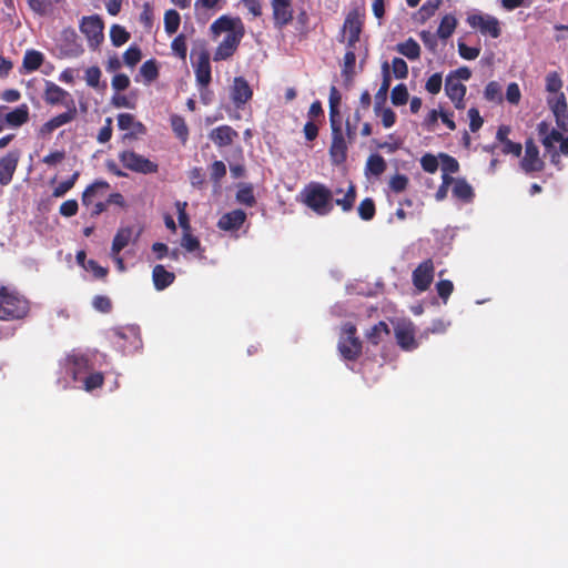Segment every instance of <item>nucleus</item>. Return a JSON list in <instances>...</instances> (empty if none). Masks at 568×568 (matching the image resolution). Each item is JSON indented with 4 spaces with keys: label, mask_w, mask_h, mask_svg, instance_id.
Here are the masks:
<instances>
[{
    "label": "nucleus",
    "mask_w": 568,
    "mask_h": 568,
    "mask_svg": "<svg viewBox=\"0 0 568 568\" xmlns=\"http://www.w3.org/2000/svg\"><path fill=\"white\" fill-rule=\"evenodd\" d=\"M342 192V189L332 191L323 183L310 182L301 191L302 203L320 216L328 215L333 211L334 204L341 206L343 212H349L357 197L356 186L349 183L343 197L334 199L335 194Z\"/></svg>",
    "instance_id": "f257e3e1"
},
{
    "label": "nucleus",
    "mask_w": 568,
    "mask_h": 568,
    "mask_svg": "<svg viewBox=\"0 0 568 568\" xmlns=\"http://www.w3.org/2000/svg\"><path fill=\"white\" fill-rule=\"evenodd\" d=\"M106 364V355L99 351L81 352L73 349L64 359V368L74 382L81 381L83 376L95 368Z\"/></svg>",
    "instance_id": "f03ea898"
},
{
    "label": "nucleus",
    "mask_w": 568,
    "mask_h": 568,
    "mask_svg": "<svg viewBox=\"0 0 568 568\" xmlns=\"http://www.w3.org/2000/svg\"><path fill=\"white\" fill-rule=\"evenodd\" d=\"M28 300L7 287H0V320L12 321L23 318L29 312Z\"/></svg>",
    "instance_id": "7ed1b4c3"
},
{
    "label": "nucleus",
    "mask_w": 568,
    "mask_h": 568,
    "mask_svg": "<svg viewBox=\"0 0 568 568\" xmlns=\"http://www.w3.org/2000/svg\"><path fill=\"white\" fill-rule=\"evenodd\" d=\"M356 334L357 328L355 324L351 322L343 324L337 349L344 361L355 362L362 355L363 344Z\"/></svg>",
    "instance_id": "20e7f679"
},
{
    "label": "nucleus",
    "mask_w": 568,
    "mask_h": 568,
    "mask_svg": "<svg viewBox=\"0 0 568 568\" xmlns=\"http://www.w3.org/2000/svg\"><path fill=\"white\" fill-rule=\"evenodd\" d=\"M332 131V141L329 145V156L336 165L344 163L347 159V138L343 132L342 116L329 119Z\"/></svg>",
    "instance_id": "39448f33"
},
{
    "label": "nucleus",
    "mask_w": 568,
    "mask_h": 568,
    "mask_svg": "<svg viewBox=\"0 0 568 568\" xmlns=\"http://www.w3.org/2000/svg\"><path fill=\"white\" fill-rule=\"evenodd\" d=\"M119 160L125 169L135 173L152 174L159 171L158 163L132 150H124L120 152Z\"/></svg>",
    "instance_id": "423d86ee"
},
{
    "label": "nucleus",
    "mask_w": 568,
    "mask_h": 568,
    "mask_svg": "<svg viewBox=\"0 0 568 568\" xmlns=\"http://www.w3.org/2000/svg\"><path fill=\"white\" fill-rule=\"evenodd\" d=\"M537 132L545 150L556 148L555 144L559 143L557 152H559L560 155L568 156V136H564V131L559 129L550 130L549 124L546 121H541L537 125Z\"/></svg>",
    "instance_id": "0eeeda50"
},
{
    "label": "nucleus",
    "mask_w": 568,
    "mask_h": 568,
    "mask_svg": "<svg viewBox=\"0 0 568 568\" xmlns=\"http://www.w3.org/2000/svg\"><path fill=\"white\" fill-rule=\"evenodd\" d=\"M471 29L479 30L484 36L496 39L501 34L499 21L496 17L481 12L469 13L466 19Z\"/></svg>",
    "instance_id": "6e6552de"
},
{
    "label": "nucleus",
    "mask_w": 568,
    "mask_h": 568,
    "mask_svg": "<svg viewBox=\"0 0 568 568\" xmlns=\"http://www.w3.org/2000/svg\"><path fill=\"white\" fill-rule=\"evenodd\" d=\"M103 29V20L98 14L83 17L80 22V31L87 37L89 47L92 49H97L102 43Z\"/></svg>",
    "instance_id": "1a4fd4ad"
},
{
    "label": "nucleus",
    "mask_w": 568,
    "mask_h": 568,
    "mask_svg": "<svg viewBox=\"0 0 568 568\" xmlns=\"http://www.w3.org/2000/svg\"><path fill=\"white\" fill-rule=\"evenodd\" d=\"M273 24L276 30H283L294 19L293 0H270Z\"/></svg>",
    "instance_id": "9d476101"
},
{
    "label": "nucleus",
    "mask_w": 568,
    "mask_h": 568,
    "mask_svg": "<svg viewBox=\"0 0 568 568\" xmlns=\"http://www.w3.org/2000/svg\"><path fill=\"white\" fill-rule=\"evenodd\" d=\"M435 266L432 258H426L413 271L412 281L415 288L425 292L434 281Z\"/></svg>",
    "instance_id": "9b49d317"
},
{
    "label": "nucleus",
    "mask_w": 568,
    "mask_h": 568,
    "mask_svg": "<svg viewBox=\"0 0 568 568\" xmlns=\"http://www.w3.org/2000/svg\"><path fill=\"white\" fill-rule=\"evenodd\" d=\"M253 90L243 77H235L230 88V98L234 106L240 110L252 99Z\"/></svg>",
    "instance_id": "f8f14e48"
},
{
    "label": "nucleus",
    "mask_w": 568,
    "mask_h": 568,
    "mask_svg": "<svg viewBox=\"0 0 568 568\" xmlns=\"http://www.w3.org/2000/svg\"><path fill=\"white\" fill-rule=\"evenodd\" d=\"M245 31L239 30L237 32H233L232 34H226L222 42L217 45L213 60L214 61H224L233 57L236 52L241 40L243 39Z\"/></svg>",
    "instance_id": "ddd939ff"
},
{
    "label": "nucleus",
    "mask_w": 568,
    "mask_h": 568,
    "mask_svg": "<svg viewBox=\"0 0 568 568\" xmlns=\"http://www.w3.org/2000/svg\"><path fill=\"white\" fill-rule=\"evenodd\" d=\"M77 114L78 111L75 108L74 100L70 99L69 103L67 104V111L51 118L49 121L43 123L40 128V134H51L58 128L72 122L77 118Z\"/></svg>",
    "instance_id": "4468645a"
},
{
    "label": "nucleus",
    "mask_w": 568,
    "mask_h": 568,
    "mask_svg": "<svg viewBox=\"0 0 568 568\" xmlns=\"http://www.w3.org/2000/svg\"><path fill=\"white\" fill-rule=\"evenodd\" d=\"M520 165L528 174L539 172L545 166L544 161L539 158V150L532 139H528L525 143V155Z\"/></svg>",
    "instance_id": "2eb2a0df"
},
{
    "label": "nucleus",
    "mask_w": 568,
    "mask_h": 568,
    "mask_svg": "<svg viewBox=\"0 0 568 568\" xmlns=\"http://www.w3.org/2000/svg\"><path fill=\"white\" fill-rule=\"evenodd\" d=\"M364 27V14H362L357 9L351 10L344 20L343 28L341 30L342 39L344 41L345 38H355L359 39L361 33Z\"/></svg>",
    "instance_id": "dca6fc26"
},
{
    "label": "nucleus",
    "mask_w": 568,
    "mask_h": 568,
    "mask_svg": "<svg viewBox=\"0 0 568 568\" xmlns=\"http://www.w3.org/2000/svg\"><path fill=\"white\" fill-rule=\"evenodd\" d=\"M193 68L197 87H209L212 81V72L210 53L207 50L199 52L196 62L193 63Z\"/></svg>",
    "instance_id": "f3484780"
},
{
    "label": "nucleus",
    "mask_w": 568,
    "mask_h": 568,
    "mask_svg": "<svg viewBox=\"0 0 568 568\" xmlns=\"http://www.w3.org/2000/svg\"><path fill=\"white\" fill-rule=\"evenodd\" d=\"M466 87L457 81L456 77L447 75L445 79V92L450 101L454 103L455 108L458 110H463L465 108V94Z\"/></svg>",
    "instance_id": "a211bd4d"
},
{
    "label": "nucleus",
    "mask_w": 568,
    "mask_h": 568,
    "mask_svg": "<svg viewBox=\"0 0 568 568\" xmlns=\"http://www.w3.org/2000/svg\"><path fill=\"white\" fill-rule=\"evenodd\" d=\"M548 104L555 115L559 130L568 132V108L564 93L548 100Z\"/></svg>",
    "instance_id": "6ab92c4d"
},
{
    "label": "nucleus",
    "mask_w": 568,
    "mask_h": 568,
    "mask_svg": "<svg viewBox=\"0 0 568 568\" xmlns=\"http://www.w3.org/2000/svg\"><path fill=\"white\" fill-rule=\"evenodd\" d=\"M43 100L49 105L62 104L67 108L69 100L72 99L70 93L52 81H45Z\"/></svg>",
    "instance_id": "aec40b11"
},
{
    "label": "nucleus",
    "mask_w": 568,
    "mask_h": 568,
    "mask_svg": "<svg viewBox=\"0 0 568 568\" xmlns=\"http://www.w3.org/2000/svg\"><path fill=\"white\" fill-rule=\"evenodd\" d=\"M19 162V152L10 151L0 159V184L8 185L13 178Z\"/></svg>",
    "instance_id": "412c9836"
},
{
    "label": "nucleus",
    "mask_w": 568,
    "mask_h": 568,
    "mask_svg": "<svg viewBox=\"0 0 568 568\" xmlns=\"http://www.w3.org/2000/svg\"><path fill=\"white\" fill-rule=\"evenodd\" d=\"M209 138L217 148H226L233 144L239 138V133L232 126L223 124L213 129L209 133Z\"/></svg>",
    "instance_id": "4be33fe9"
},
{
    "label": "nucleus",
    "mask_w": 568,
    "mask_h": 568,
    "mask_svg": "<svg viewBox=\"0 0 568 568\" xmlns=\"http://www.w3.org/2000/svg\"><path fill=\"white\" fill-rule=\"evenodd\" d=\"M246 221V213L241 210H233L224 213L217 221V227L222 231L234 232L242 227Z\"/></svg>",
    "instance_id": "5701e85b"
},
{
    "label": "nucleus",
    "mask_w": 568,
    "mask_h": 568,
    "mask_svg": "<svg viewBox=\"0 0 568 568\" xmlns=\"http://www.w3.org/2000/svg\"><path fill=\"white\" fill-rule=\"evenodd\" d=\"M141 234V231H139L134 235V230L132 226H122L120 227L112 241L111 246V255L120 254V252L128 246L132 241L135 242Z\"/></svg>",
    "instance_id": "b1692460"
},
{
    "label": "nucleus",
    "mask_w": 568,
    "mask_h": 568,
    "mask_svg": "<svg viewBox=\"0 0 568 568\" xmlns=\"http://www.w3.org/2000/svg\"><path fill=\"white\" fill-rule=\"evenodd\" d=\"M211 30L214 34H220L222 32H227V34H232L233 32H237L239 30L245 31L244 24L241 18L221 16L217 18L212 24Z\"/></svg>",
    "instance_id": "393cba45"
},
{
    "label": "nucleus",
    "mask_w": 568,
    "mask_h": 568,
    "mask_svg": "<svg viewBox=\"0 0 568 568\" xmlns=\"http://www.w3.org/2000/svg\"><path fill=\"white\" fill-rule=\"evenodd\" d=\"M382 73H383V81L378 89V91L375 94V104H374V112L375 114L379 113L381 105H383L386 101L387 93L390 87V72H389V64L388 62H384L382 65Z\"/></svg>",
    "instance_id": "a878e982"
},
{
    "label": "nucleus",
    "mask_w": 568,
    "mask_h": 568,
    "mask_svg": "<svg viewBox=\"0 0 568 568\" xmlns=\"http://www.w3.org/2000/svg\"><path fill=\"white\" fill-rule=\"evenodd\" d=\"M152 280L155 290L163 291L174 282L175 274L173 272L166 271L163 265L158 264L153 267Z\"/></svg>",
    "instance_id": "bb28decb"
},
{
    "label": "nucleus",
    "mask_w": 568,
    "mask_h": 568,
    "mask_svg": "<svg viewBox=\"0 0 568 568\" xmlns=\"http://www.w3.org/2000/svg\"><path fill=\"white\" fill-rule=\"evenodd\" d=\"M397 344L404 351H413L417 347L414 328L410 326H398L395 329Z\"/></svg>",
    "instance_id": "cd10ccee"
},
{
    "label": "nucleus",
    "mask_w": 568,
    "mask_h": 568,
    "mask_svg": "<svg viewBox=\"0 0 568 568\" xmlns=\"http://www.w3.org/2000/svg\"><path fill=\"white\" fill-rule=\"evenodd\" d=\"M452 193L454 197L464 203H470L475 197L473 186L463 178L456 180Z\"/></svg>",
    "instance_id": "c85d7f7f"
},
{
    "label": "nucleus",
    "mask_w": 568,
    "mask_h": 568,
    "mask_svg": "<svg viewBox=\"0 0 568 568\" xmlns=\"http://www.w3.org/2000/svg\"><path fill=\"white\" fill-rule=\"evenodd\" d=\"M64 42V53L69 57H78L83 52L80 43H78V36L73 29H67L62 33Z\"/></svg>",
    "instance_id": "c756f323"
},
{
    "label": "nucleus",
    "mask_w": 568,
    "mask_h": 568,
    "mask_svg": "<svg viewBox=\"0 0 568 568\" xmlns=\"http://www.w3.org/2000/svg\"><path fill=\"white\" fill-rule=\"evenodd\" d=\"M44 55L42 52L30 49L27 50L22 60V68L24 72L30 73L37 71L43 63Z\"/></svg>",
    "instance_id": "7c9ffc66"
},
{
    "label": "nucleus",
    "mask_w": 568,
    "mask_h": 568,
    "mask_svg": "<svg viewBox=\"0 0 568 568\" xmlns=\"http://www.w3.org/2000/svg\"><path fill=\"white\" fill-rule=\"evenodd\" d=\"M29 121V108L27 104H21L6 114V122L10 126H21Z\"/></svg>",
    "instance_id": "2f4dec72"
},
{
    "label": "nucleus",
    "mask_w": 568,
    "mask_h": 568,
    "mask_svg": "<svg viewBox=\"0 0 568 568\" xmlns=\"http://www.w3.org/2000/svg\"><path fill=\"white\" fill-rule=\"evenodd\" d=\"M395 49L409 60H417L420 57V47L413 38L398 43Z\"/></svg>",
    "instance_id": "473e14b6"
},
{
    "label": "nucleus",
    "mask_w": 568,
    "mask_h": 568,
    "mask_svg": "<svg viewBox=\"0 0 568 568\" xmlns=\"http://www.w3.org/2000/svg\"><path fill=\"white\" fill-rule=\"evenodd\" d=\"M110 184L106 181L99 180L87 186V189L82 193V204L84 206H90L92 204V199L99 193V191L109 190Z\"/></svg>",
    "instance_id": "72a5a7b5"
},
{
    "label": "nucleus",
    "mask_w": 568,
    "mask_h": 568,
    "mask_svg": "<svg viewBox=\"0 0 568 568\" xmlns=\"http://www.w3.org/2000/svg\"><path fill=\"white\" fill-rule=\"evenodd\" d=\"M170 123L175 136L184 144L189 139V128L184 118L173 114L170 118Z\"/></svg>",
    "instance_id": "f704fd0d"
},
{
    "label": "nucleus",
    "mask_w": 568,
    "mask_h": 568,
    "mask_svg": "<svg viewBox=\"0 0 568 568\" xmlns=\"http://www.w3.org/2000/svg\"><path fill=\"white\" fill-rule=\"evenodd\" d=\"M457 27V19L453 14H445L437 29V34L440 39L447 40L455 32Z\"/></svg>",
    "instance_id": "c9c22d12"
},
{
    "label": "nucleus",
    "mask_w": 568,
    "mask_h": 568,
    "mask_svg": "<svg viewBox=\"0 0 568 568\" xmlns=\"http://www.w3.org/2000/svg\"><path fill=\"white\" fill-rule=\"evenodd\" d=\"M389 333L388 325L384 321H381L366 333V338L371 344L376 346L382 342L383 337L389 335Z\"/></svg>",
    "instance_id": "e433bc0d"
},
{
    "label": "nucleus",
    "mask_w": 568,
    "mask_h": 568,
    "mask_svg": "<svg viewBox=\"0 0 568 568\" xmlns=\"http://www.w3.org/2000/svg\"><path fill=\"white\" fill-rule=\"evenodd\" d=\"M80 382H82L84 390L92 392L97 388L102 387V385L104 384V375L102 372L97 371L95 368L85 376H83Z\"/></svg>",
    "instance_id": "4c0bfd02"
},
{
    "label": "nucleus",
    "mask_w": 568,
    "mask_h": 568,
    "mask_svg": "<svg viewBox=\"0 0 568 568\" xmlns=\"http://www.w3.org/2000/svg\"><path fill=\"white\" fill-rule=\"evenodd\" d=\"M386 170V162L379 154H372L366 162V171L375 176H379Z\"/></svg>",
    "instance_id": "58836bf2"
},
{
    "label": "nucleus",
    "mask_w": 568,
    "mask_h": 568,
    "mask_svg": "<svg viewBox=\"0 0 568 568\" xmlns=\"http://www.w3.org/2000/svg\"><path fill=\"white\" fill-rule=\"evenodd\" d=\"M140 74L144 78L145 82L151 83L159 78V67L155 59H150L143 62L140 68Z\"/></svg>",
    "instance_id": "ea45409f"
},
{
    "label": "nucleus",
    "mask_w": 568,
    "mask_h": 568,
    "mask_svg": "<svg viewBox=\"0 0 568 568\" xmlns=\"http://www.w3.org/2000/svg\"><path fill=\"white\" fill-rule=\"evenodd\" d=\"M130 32L120 24H113L110 28V39L114 47H121L130 40Z\"/></svg>",
    "instance_id": "a19ab883"
},
{
    "label": "nucleus",
    "mask_w": 568,
    "mask_h": 568,
    "mask_svg": "<svg viewBox=\"0 0 568 568\" xmlns=\"http://www.w3.org/2000/svg\"><path fill=\"white\" fill-rule=\"evenodd\" d=\"M181 22L180 13L176 10L170 9L164 13V29L169 34L178 31Z\"/></svg>",
    "instance_id": "79ce46f5"
},
{
    "label": "nucleus",
    "mask_w": 568,
    "mask_h": 568,
    "mask_svg": "<svg viewBox=\"0 0 568 568\" xmlns=\"http://www.w3.org/2000/svg\"><path fill=\"white\" fill-rule=\"evenodd\" d=\"M409 99L407 87L404 83L395 85L390 92V101L394 105H405Z\"/></svg>",
    "instance_id": "37998d69"
},
{
    "label": "nucleus",
    "mask_w": 568,
    "mask_h": 568,
    "mask_svg": "<svg viewBox=\"0 0 568 568\" xmlns=\"http://www.w3.org/2000/svg\"><path fill=\"white\" fill-rule=\"evenodd\" d=\"M484 98L489 102H501L503 101L501 85L497 81L488 82L484 90Z\"/></svg>",
    "instance_id": "c03bdc74"
},
{
    "label": "nucleus",
    "mask_w": 568,
    "mask_h": 568,
    "mask_svg": "<svg viewBox=\"0 0 568 568\" xmlns=\"http://www.w3.org/2000/svg\"><path fill=\"white\" fill-rule=\"evenodd\" d=\"M356 54L352 51H346L343 59L342 75L345 79H352L355 74Z\"/></svg>",
    "instance_id": "a18cd8bd"
},
{
    "label": "nucleus",
    "mask_w": 568,
    "mask_h": 568,
    "mask_svg": "<svg viewBox=\"0 0 568 568\" xmlns=\"http://www.w3.org/2000/svg\"><path fill=\"white\" fill-rule=\"evenodd\" d=\"M236 201L250 207L255 205L256 200L254 196L252 185L247 184L239 189V191L236 192Z\"/></svg>",
    "instance_id": "49530a36"
},
{
    "label": "nucleus",
    "mask_w": 568,
    "mask_h": 568,
    "mask_svg": "<svg viewBox=\"0 0 568 568\" xmlns=\"http://www.w3.org/2000/svg\"><path fill=\"white\" fill-rule=\"evenodd\" d=\"M358 215L364 221H371L376 213L375 203L373 199L366 197L358 205Z\"/></svg>",
    "instance_id": "de8ad7c7"
},
{
    "label": "nucleus",
    "mask_w": 568,
    "mask_h": 568,
    "mask_svg": "<svg viewBox=\"0 0 568 568\" xmlns=\"http://www.w3.org/2000/svg\"><path fill=\"white\" fill-rule=\"evenodd\" d=\"M142 58L141 49L138 45H130L123 53L124 63L128 67L136 65Z\"/></svg>",
    "instance_id": "09e8293b"
},
{
    "label": "nucleus",
    "mask_w": 568,
    "mask_h": 568,
    "mask_svg": "<svg viewBox=\"0 0 568 568\" xmlns=\"http://www.w3.org/2000/svg\"><path fill=\"white\" fill-rule=\"evenodd\" d=\"M172 51L182 60L186 59L187 45L186 38L184 34L175 37L171 43Z\"/></svg>",
    "instance_id": "8fccbe9b"
},
{
    "label": "nucleus",
    "mask_w": 568,
    "mask_h": 568,
    "mask_svg": "<svg viewBox=\"0 0 568 568\" xmlns=\"http://www.w3.org/2000/svg\"><path fill=\"white\" fill-rule=\"evenodd\" d=\"M408 183L409 180L405 174L397 173L390 178L388 185L394 193H400L407 189Z\"/></svg>",
    "instance_id": "3c124183"
},
{
    "label": "nucleus",
    "mask_w": 568,
    "mask_h": 568,
    "mask_svg": "<svg viewBox=\"0 0 568 568\" xmlns=\"http://www.w3.org/2000/svg\"><path fill=\"white\" fill-rule=\"evenodd\" d=\"M181 245L183 248H185L190 253L201 250L200 240L196 236H194L191 233V231L183 233L182 239H181Z\"/></svg>",
    "instance_id": "603ef678"
},
{
    "label": "nucleus",
    "mask_w": 568,
    "mask_h": 568,
    "mask_svg": "<svg viewBox=\"0 0 568 568\" xmlns=\"http://www.w3.org/2000/svg\"><path fill=\"white\" fill-rule=\"evenodd\" d=\"M419 38L424 45L433 53L436 52L438 45V34L432 31L423 30L419 32Z\"/></svg>",
    "instance_id": "864d4df0"
},
{
    "label": "nucleus",
    "mask_w": 568,
    "mask_h": 568,
    "mask_svg": "<svg viewBox=\"0 0 568 568\" xmlns=\"http://www.w3.org/2000/svg\"><path fill=\"white\" fill-rule=\"evenodd\" d=\"M458 53L465 60H475L480 54V47H469L463 41H458Z\"/></svg>",
    "instance_id": "5fc2aeb1"
},
{
    "label": "nucleus",
    "mask_w": 568,
    "mask_h": 568,
    "mask_svg": "<svg viewBox=\"0 0 568 568\" xmlns=\"http://www.w3.org/2000/svg\"><path fill=\"white\" fill-rule=\"evenodd\" d=\"M190 183L195 189H202L205 184V172L202 168L195 166L189 172Z\"/></svg>",
    "instance_id": "6e6d98bb"
},
{
    "label": "nucleus",
    "mask_w": 568,
    "mask_h": 568,
    "mask_svg": "<svg viewBox=\"0 0 568 568\" xmlns=\"http://www.w3.org/2000/svg\"><path fill=\"white\" fill-rule=\"evenodd\" d=\"M439 159L442 160V170H443V173H456L458 172L459 170V163L458 161L446 154V153H440L439 154Z\"/></svg>",
    "instance_id": "4d7b16f0"
},
{
    "label": "nucleus",
    "mask_w": 568,
    "mask_h": 568,
    "mask_svg": "<svg viewBox=\"0 0 568 568\" xmlns=\"http://www.w3.org/2000/svg\"><path fill=\"white\" fill-rule=\"evenodd\" d=\"M339 102L341 97L338 94V91L335 87H332L329 93V119L341 116Z\"/></svg>",
    "instance_id": "13d9d810"
},
{
    "label": "nucleus",
    "mask_w": 568,
    "mask_h": 568,
    "mask_svg": "<svg viewBox=\"0 0 568 568\" xmlns=\"http://www.w3.org/2000/svg\"><path fill=\"white\" fill-rule=\"evenodd\" d=\"M392 69L396 79H406L408 77V65L402 58L393 59Z\"/></svg>",
    "instance_id": "bf43d9fd"
},
{
    "label": "nucleus",
    "mask_w": 568,
    "mask_h": 568,
    "mask_svg": "<svg viewBox=\"0 0 568 568\" xmlns=\"http://www.w3.org/2000/svg\"><path fill=\"white\" fill-rule=\"evenodd\" d=\"M211 180L219 184L226 174V166L222 161H214L210 166Z\"/></svg>",
    "instance_id": "052dcab7"
},
{
    "label": "nucleus",
    "mask_w": 568,
    "mask_h": 568,
    "mask_svg": "<svg viewBox=\"0 0 568 568\" xmlns=\"http://www.w3.org/2000/svg\"><path fill=\"white\" fill-rule=\"evenodd\" d=\"M442 84H443L442 73L437 72V73L432 74L427 79L425 89L430 94H437L442 90Z\"/></svg>",
    "instance_id": "680f3d73"
},
{
    "label": "nucleus",
    "mask_w": 568,
    "mask_h": 568,
    "mask_svg": "<svg viewBox=\"0 0 568 568\" xmlns=\"http://www.w3.org/2000/svg\"><path fill=\"white\" fill-rule=\"evenodd\" d=\"M436 291L443 302L446 303L454 291V284L449 280H442L436 284Z\"/></svg>",
    "instance_id": "e2e57ef3"
},
{
    "label": "nucleus",
    "mask_w": 568,
    "mask_h": 568,
    "mask_svg": "<svg viewBox=\"0 0 568 568\" xmlns=\"http://www.w3.org/2000/svg\"><path fill=\"white\" fill-rule=\"evenodd\" d=\"M562 87V81L557 72H550L546 77V90L551 93H558Z\"/></svg>",
    "instance_id": "0e129e2a"
},
{
    "label": "nucleus",
    "mask_w": 568,
    "mask_h": 568,
    "mask_svg": "<svg viewBox=\"0 0 568 568\" xmlns=\"http://www.w3.org/2000/svg\"><path fill=\"white\" fill-rule=\"evenodd\" d=\"M153 6L150 2H145L142 6L139 20L145 28L150 29L153 26Z\"/></svg>",
    "instance_id": "69168bd1"
},
{
    "label": "nucleus",
    "mask_w": 568,
    "mask_h": 568,
    "mask_svg": "<svg viewBox=\"0 0 568 568\" xmlns=\"http://www.w3.org/2000/svg\"><path fill=\"white\" fill-rule=\"evenodd\" d=\"M101 78V70L99 67L93 65L85 70V82L91 88H98Z\"/></svg>",
    "instance_id": "338daca9"
},
{
    "label": "nucleus",
    "mask_w": 568,
    "mask_h": 568,
    "mask_svg": "<svg viewBox=\"0 0 568 568\" xmlns=\"http://www.w3.org/2000/svg\"><path fill=\"white\" fill-rule=\"evenodd\" d=\"M420 165L427 173H435L438 170V159L430 153H426L420 159Z\"/></svg>",
    "instance_id": "774afa93"
}]
</instances>
